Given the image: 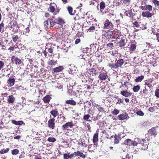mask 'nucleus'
I'll list each match as a JSON object with an SVG mask.
<instances>
[{
    "instance_id": "f257e3e1",
    "label": "nucleus",
    "mask_w": 159,
    "mask_h": 159,
    "mask_svg": "<svg viewBox=\"0 0 159 159\" xmlns=\"http://www.w3.org/2000/svg\"><path fill=\"white\" fill-rule=\"evenodd\" d=\"M124 64V61L121 58L119 59L116 62L115 64L113 63H109L108 66L110 67L111 69H117L119 67H121Z\"/></svg>"
},
{
    "instance_id": "f03ea898",
    "label": "nucleus",
    "mask_w": 159,
    "mask_h": 159,
    "mask_svg": "<svg viewBox=\"0 0 159 159\" xmlns=\"http://www.w3.org/2000/svg\"><path fill=\"white\" fill-rule=\"evenodd\" d=\"M139 143L140 145V146L141 149L145 150L148 148L149 143L146 142L145 139L140 140Z\"/></svg>"
},
{
    "instance_id": "7ed1b4c3",
    "label": "nucleus",
    "mask_w": 159,
    "mask_h": 159,
    "mask_svg": "<svg viewBox=\"0 0 159 159\" xmlns=\"http://www.w3.org/2000/svg\"><path fill=\"white\" fill-rule=\"evenodd\" d=\"M49 21L50 24V26L51 27H53L55 26V28L59 27V26H57V19L54 16H52L49 19Z\"/></svg>"
},
{
    "instance_id": "20e7f679",
    "label": "nucleus",
    "mask_w": 159,
    "mask_h": 159,
    "mask_svg": "<svg viewBox=\"0 0 159 159\" xmlns=\"http://www.w3.org/2000/svg\"><path fill=\"white\" fill-rule=\"evenodd\" d=\"M48 11L52 13L54 15H55L59 13L60 9H57L56 10L54 6L50 5L48 8Z\"/></svg>"
},
{
    "instance_id": "39448f33",
    "label": "nucleus",
    "mask_w": 159,
    "mask_h": 159,
    "mask_svg": "<svg viewBox=\"0 0 159 159\" xmlns=\"http://www.w3.org/2000/svg\"><path fill=\"white\" fill-rule=\"evenodd\" d=\"M50 118L48 121V126L50 129H53L55 128V120L54 118H51V116Z\"/></svg>"
},
{
    "instance_id": "423d86ee",
    "label": "nucleus",
    "mask_w": 159,
    "mask_h": 159,
    "mask_svg": "<svg viewBox=\"0 0 159 159\" xmlns=\"http://www.w3.org/2000/svg\"><path fill=\"white\" fill-rule=\"evenodd\" d=\"M74 125V124L72 121L68 122L62 125L61 127L63 130H68L69 128H71Z\"/></svg>"
},
{
    "instance_id": "0eeeda50",
    "label": "nucleus",
    "mask_w": 159,
    "mask_h": 159,
    "mask_svg": "<svg viewBox=\"0 0 159 159\" xmlns=\"http://www.w3.org/2000/svg\"><path fill=\"white\" fill-rule=\"evenodd\" d=\"M114 25L112 22L110 21L108 19H106L104 22L103 28L104 29H109L113 28Z\"/></svg>"
},
{
    "instance_id": "6e6552de",
    "label": "nucleus",
    "mask_w": 159,
    "mask_h": 159,
    "mask_svg": "<svg viewBox=\"0 0 159 159\" xmlns=\"http://www.w3.org/2000/svg\"><path fill=\"white\" fill-rule=\"evenodd\" d=\"M124 144L125 145L130 146H137L138 144L137 142L132 140L130 139H127L125 140L124 142Z\"/></svg>"
},
{
    "instance_id": "1a4fd4ad",
    "label": "nucleus",
    "mask_w": 159,
    "mask_h": 159,
    "mask_svg": "<svg viewBox=\"0 0 159 159\" xmlns=\"http://www.w3.org/2000/svg\"><path fill=\"white\" fill-rule=\"evenodd\" d=\"M11 60L13 64H15L16 65H20L22 62L20 59L14 55L11 57Z\"/></svg>"
},
{
    "instance_id": "9d476101",
    "label": "nucleus",
    "mask_w": 159,
    "mask_h": 159,
    "mask_svg": "<svg viewBox=\"0 0 159 159\" xmlns=\"http://www.w3.org/2000/svg\"><path fill=\"white\" fill-rule=\"evenodd\" d=\"M99 73L98 78L100 80H105L107 79L108 76L107 72L106 71L105 72L101 71Z\"/></svg>"
},
{
    "instance_id": "9b49d317",
    "label": "nucleus",
    "mask_w": 159,
    "mask_h": 159,
    "mask_svg": "<svg viewBox=\"0 0 159 159\" xmlns=\"http://www.w3.org/2000/svg\"><path fill=\"white\" fill-rule=\"evenodd\" d=\"M148 133L149 135L155 137L157 134L155 127H152L149 129L148 131Z\"/></svg>"
},
{
    "instance_id": "f8f14e48",
    "label": "nucleus",
    "mask_w": 159,
    "mask_h": 159,
    "mask_svg": "<svg viewBox=\"0 0 159 159\" xmlns=\"http://www.w3.org/2000/svg\"><path fill=\"white\" fill-rule=\"evenodd\" d=\"M113 32V35L112 38L113 39H119L120 36H121V32L118 30H114Z\"/></svg>"
},
{
    "instance_id": "ddd939ff",
    "label": "nucleus",
    "mask_w": 159,
    "mask_h": 159,
    "mask_svg": "<svg viewBox=\"0 0 159 159\" xmlns=\"http://www.w3.org/2000/svg\"><path fill=\"white\" fill-rule=\"evenodd\" d=\"M111 138H114V143L115 144H118L121 139L120 135H117L116 134L111 136Z\"/></svg>"
},
{
    "instance_id": "4468645a",
    "label": "nucleus",
    "mask_w": 159,
    "mask_h": 159,
    "mask_svg": "<svg viewBox=\"0 0 159 159\" xmlns=\"http://www.w3.org/2000/svg\"><path fill=\"white\" fill-rule=\"evenodd\" d=\"M113 35V32L110 30H108L103 34L104 37L106 39H109L112 37Z\"/></svg>"
},
{
    "instance_id": "2eb2a0df",
    "label": "nucleus",
    "mask_w": 159,
    "mask_h": 159,
    "mask_svg": "<svg viewBox=\"0 0 159 159\" xmlns=\"http://www.w3.org/2000/svg\"><path fill=\"white\" fill-rule=\"evenodd\" d=\"M154 14L150 12L149 11H146L142 12L141 15L143 17H146L148 18L151 17Z\"/></svg>"
},
{
    "instance_id": "dca6fc26",
    "label": "nucleus",
    "mask_w": 159,
    "mask_h": 159,
    "mask_svg": "<svg viewBox=\"0 0 159 159\" xmlns=\"http://www.w3.org/2000/svg\"><path fill=\"white\" fill-rule=\"evenodd\" d=\"M142 10H145L148 11H151L152 9V7L150 5H146L144 6H141L139 7Z\"/></svg>"
},
{
    "instance_id": "f3484780",
    "label": "nucleus",
    "mask_w": 159,
    "mask_h": 159,
    "mask_svg": "<svg viewBox=\"0 0 159 159\" xmlns=\"http://www.w3.org/2000/svg\"><path fill=\"white\" fill-rule=\"evenodd\" d=\"M64 69L63 66H59L54 68L52 70V73H55L59 72L61 71Z\"/></svg>"
},
{
    "instance_id": "a211bd4d",
    "label": "nucleus",
    "mask_w": 159,
    "mask_h": 159,
    "mask_svg": "<svg viewBox=\"0 0 159 159\" xmlns=\"http://www.w3.org/2000/svg\"><path fill=\"white\" fill-rule=\"evenodd\" d=\"M15 81V80L14 78L10 77L7 80V84H8L9 87H11L14 85Z\"/></svg>"
},
{
    "instance_id": "6ab92c4d",
    "label": "nucleus",
    "mask_w": 159,
    "mask_h": 159,
    "mask_svg": "<svg viewBox=\"0 0 159 159\" xmlns=\"http://www.w3.org/2000/svg\"><path fill=\"white\" fill-rule=\"evenodd\" d=\"M10 28H12L16 27L17 28H19V24L15 20H12L10 23Z\"/></svg>"
},
{
    "instance_id": "aec40b11",
    "label": "nucleus",
    "mask_w": 159,
    "mask_h": 159,
    "mask_svg": "<svg viewBox=\"0 0 159 159\" xmlns=\"http://www.w3.org/2000/svg\"><path fill=\"white\" fill-rule=\"evenodd\" d=\"M120 93L122 96L125 97H128L131 96L132 93L123 90L120 92Z\"/></svg>"
},
{
    "instance_id": "412c9836",
    "label": "nucleus",
    "mask_w": 159,
    "mask_h": 159,
    "mask_svg": "<svg viewBox=\"0 0 159 159\" xmlns=\"http://www.w3.org/2000/svg\"><path fill=\"white\" fill-rule=\"evenodd\" d=\"M125 14L127 16L129 17L130 18L133 19V17L135 15V14L133 13L131 10L129 11H126L125 12Z\"/></svg>"
},
{
    "instance_id": "4be33fe9",
    "label": "nucleus",
    "mask_w": 159,
    "mask_h": 159,
    "mask_svg": "<svg viewBox=\"0 0 159 159\" xmlns=\"http://www.w3.org/2000/svg\"><path fill=\"white\" fill-rule=\"evenodd\" d=\"M98 132H96L94 134L93 142L94 143H95L98 142Z\"/></svg>"
},
{
    "instance_id": "5701e85b",
    "label": "nucleus",
    "mask_w": 159,
    "mask_h": 159,
    "mask_svg": "<svg viewBox=\"0 0 159 159\" xmlns=\"http://www.w3.org/2000/svg\"><path fill=\"white\" fill-rule=\"evenodd\" d=\"M52 98L49 95L45 96L43 98V100L45 103H49Z\"/></svg>"
},
{
    "instance_id": "b1692460",
    "label": "nucleus",
    "mask_w": 159,
    "mask_h": 159,
    "mask_svg": "<svg viewBox=\"0 0 159 159\" xmlns=\"http://www.w3.org/2000/svg\"><path fill=\"white\" fill-rule=\"evenodd\" d=\"M127 118H129L126 113L124 114H120L118 116V119L120 120H123L127 119Z\"/></svg>"
},
{
    "instance_id": "393cba45",
    "label": "nucleus",
    "mask_w": 159,
    "mask_h": 159,
    "mask_svg": "<svg viewBox=\"0 0 159 159\" xmlns=\"http://www.w3.org/2000/svg\"><path fill=\"white\" fill-rule=\"evenodd\" d=\"M85 141L84 140L79 139L78 143L79 145H80L83 147L86 148L87 146V144L85 143Z\"/></svg>"
},
{
    "instance_id": "a878e982",
    "label": "nucleus",
    "mask_w": 159,
    "mask_h": 159,
    "mask_svg": "<svg viewBox=\"0 0 159 159\" xmlns=\"http://www.w3.org/2000/svg\"><path fill=\"white\" fill-rule=\"evenodd\" d=\"M125 39H121V40L119 42V46L122 48L125 46Z\"/></svg>"
},
{
    "instance_id": "bb28decb",
    "label": "nucleus",
    "mask_w": 159,
    "mask_h": 159,
    "mask_svg": "<svg viewBox=\"0 0 159 159\" xmlns=\"http://www.w3.org/2000/svg\"><path fill=\"white\" fill-rule=\"evenodd\" d=\"M70 153H65L63 154L64 159H72L73 158V155L72 153L70 155Z\"/></svg>"
},
{
    "instance_id": "cd10ccee",
    "label": "nucleus",
    "mask_w": 159,
    "mask_h": 159,
    "mask_svg": "<svg viewBox=\"0 0 159 159\" xmlns=\"http://www.w3.org/2000/svg\"><path fill=\"white\" fill-rule=\"evenodd\" d=\"M50 113L53 116V118L56 117L59 114L58 111L56 109L52 110L50 111Z\"/></svg>"
},
{
    "instance_id": "c85d7f7f",
    "label": "nucleus",
    "mask_w": 159,
    "mask_h": 159,
    "mask_svg": "<svg viewBox=\"0 0 159 159\" xmlns=\"http://www.w3.org/2000/svg\"><path fill=\"white\" fill-rule=\"evenodd\" d=\"M7 102L9 103H13L15 100V98L13 95H11L9 96L7 99Z\"/></svg>"
},
{
    "instance_id": "c756f323",
    "label": "nucleus",
    "mask_w": 159,
    "mask_h": 159,
    "mask_svg": "<svg viewBox=\"0 0 159 159\" xmlns=\"http://www.w3.org/2000/svg\"><path fill=\"white\" fill-rule=\"evenodd\" d=\"M66 103L67 104H70L73 106H75L76 105V102L73 100H67Z\"/></svg>"
},
{
    "instance_id": "7c9ffc66",
    "label": "nucleus",
    "mask_w": 159,
    "mask_h": 159,
    "mask_svg": "<svg viewBox=\"0 0 159 159\" xmlns=\"http://www.w3.org/2000/svg\"><path fill=\"white\" fill-rule=\"evenodd\" d=\"M20 38V37H19L18 35H14L12 36V40L14 42L16 43L19 41Z\"/></svg>"
},
{
    "instance_id": "2f4dec72",
    "label": "nucleus",
    "mask_w": 159,
    "mask_h": 159,
    "mask_svg": "<svg viewBox=\"0 0 159 159\" xmlns=\"http://www.w3.org/2000/svg\"><path fill=\"white\" fill-rule=\"evenodd\" d=\"M136 47L137 45L136 43L131 44L129 48L130 51H134L136 49Z\"/></svg>"
},
{
    "instance_id": "473e14b6",
    "label": "nucleus",
    "mask_w": 159,
    "mask_h": 159,
    "mask_svg": "<svg viewBox=\"0 0 159 159\" xmlns=\"http://www.w3.org/2000/svg\"><path fill=\"white\" fill-rule=\"evenodd\" d=\"M144 78V76L142 75L138 76L135 80V81L136 82H141Z\"/></svg>"
},
{
    "instance_id": "72a5a7b5",
    "label": "nucleus",
    "mask_w": 159,
    "mask_h": 159,
    "mask_svg": "<svg viewBox=\"0 0 159 159\" xmlns=\"http://www.w3.org/2000/svg\"><path fill=\"white\" fill-rule=\"evenodd\" d=\"M11 122L13 124H14L16 125H21L24 123L22 121H17L15 120H12Z\"/></svg>"
},
{
    "instance_id": "f704fd0d",
    "label": "nucleus",
    "mask_w": 159,
    "mask_h": 159,
    "mask_svg": "<svg viewBox=\"0 0 159 159\" xmlns=\"http://www.w3.org/2000/svg\"><path fill=\"white\" fill-rule=\"evenodd\" d=\"M57 63V61L54 60H49L48 62V64L49 65L53 66L56 65Z\"/></svg>"
},
{
    "instance_id": "c9c22d12",
    "label": "nucleus",
    "mask_w": 159,
    "mask_h": 159,
    "mask_svg": "<svg viewBox=\"0 0 159 159\" xmlns=\"http://www.w3.org/2000/svg\"><path fill=\"white\" fill-rule=\"evenodd\" d=\"M57 25L64 24L65 23L64 20L59 16L57 19Z\"/></svg>"
},
{
    "instance_id": "e433bc0d",
    "label": "nucleus",
    "mask_w": 159,
    "mask_h": 159,
    "mask_svg": "<svg viewBox=\"0 0 159 159\" xmlns=\"http://www.w3.org/2000/svg\"><path fill=\"white\" fill-rule=\"evenodd\" d=\"M94 67L96 68V66H93V68L91 69V71L92 73L95 75H96L98 73V72L97 70H96Z\"/></svg>"
},
{
    "instance_id": "4c0bfd02",
    "label": "nucleus",
    "mask_w": 159,
    "mask_h": 159,
    "mask_svg": "<svg viewBox=\"0 0 159 159\" xmlns=\"http://www.w3.org/2000/svg\"><path fill=\"white\" fill-rule=\"evenodd\" d=\"M67 9L69 13L71 15H73L74 14L72 13L73 8L70 6H68L67 7Z\"/></svg>"
},
{
    "instance_id": "58836bf2",
    "label": "nucleus",
    "mask_w": 159,
    "mask_h": 159,
    "mask_svg": "<svg viewBox=\"0 0 159 159\" xmlns=\"http://www.w3.org/2000/svg\"><path fill=\"white\" fill-rule=\"evenodd\" d=\"M140 89V86L139 85H137L134 86L133 89L134 92H137Z\"/></svg>"
},
{
    "instance_id": "ea45409f",
    "label": "nucleus",
    "mask_w": 159,
    "mask_h": 159,
    "mask_svg": "<svg viewBox=\"0 0 159 159\" xmlns=\"http://www.w3.org/2000/svg\"><path fill=\"white\" fill-rule=\"evenodd\" d=\"M9 150V148H7L6 149H3L0 151V154H3L4 153H7Z\"/></svg>"
},
{
    "instance_id": "a19ab883",
    "label": "nucleus",
    "mask_w": 159,
    "mask_h": 159,
    "mask_svg": "<svg viewBox=\"0 0 159 159\" xmlns=\"http://www.w3.org/2000/svg\"><path fill=\"white\" fill-rule=\"evenodd\" d=\"M90 117V116L89 114L85 115L83 117V119L86 121H89L90 122L91 121L90 120H89V118Z\"/></svg>"
},
{
    "instance_id": "79ce46f5",
    "label": "nucleus",
    "mask_w": 159,
    "mask_h": 159,
    "mask_svg": "<svg viewBox=\"0 0 159 159\" xmlns=\"http://www.w3.org/2000/svg\"><path fill=\"white\" fill-rule=\"evenodd\" d=\"M100 9L103 10L105 8L106 6V4L105 2L102 1L100 3Z\"/></svg>"
},
{
    "instance_id": "37998d69",
    "label": "nucleus",
    "mask_w": 159,
    "mask_h": 159,
    "mask_svg": "<svg viewBox=\"0 0 159 159\" xmlns=\"http://www.w3.org/2000/svg\"><path fill=\"white\" fill-rule=\"evenodd\" d=\"M4 24L2 22L0 24V33H2L4 31Z\"/></svg>"
},
{
    "instance_id": "c03bdc74",
    "label": "nucleus",
    "mask_w": 159,
    "mask_h": 159,
    "mask_svg": "<svg viewBox=\"0 0 159 159\" xmlns=\"http://www.w3.org/2000/svg\"><path fill=\"white\" fill-rule=\"evenodd\" d=\"M122 1L124 5L128 6L130 3L131 0H122Z\"/></svg>"
},
{
    "instance_id": "a18cd8bd",
    "label": "nucleus",
    "mask_w": 159,
    "mask_h": 159,
    "mask_svg": "<svg viewBox=\"0 0 159 159\" xmlns=\"http://www.w3.org/2000/svg\"><path fill=\"white\" fill-rule=\"evenodd\" d=\"M19 151L18 149H15L11 151V154L12 155H16L19 153Z\"/></svg>"
},
{
    "instance_id": "49530a36",
    "label": "nucleus",
    "mask_w": 159,
    "mask_h": 159,
    "mask_svg": "<svg viewBox=\"0 0 159 159\" xmlns=\"http://www.w3.org/2000/svg\"><path fill=\"white\" fill-rule=\"evenodd\" d=\"M60 119L61 120V121L60 123H63L65 122V120L66 119V117L63 115H62L61 114L60 115Z\"/></svg>"
},
{
    "instance_id": "de8ad7c7",
    "label": "nucleus",
    "mask_w": 159,
    "mask_h": 159,
    "mask_svg": "<svg viewBox=\"0 0 159 159\" xmlns=\"http://www.w3.org/2000/svg\"><path fill=\"white\" fill-rule=\"evenodd\" d=\"M96 106L97 107H98V110L99 112H102L104 111V109L103 107H100L98 105H97Z\"/></svg>"
},
{
    "instance_id": "09e8293b",
    "label": "nucleus",
    "mask_w": 159,
    "mask_h": 159,
    "mask_svg": "<svg viewBox=\"0 0 159 159\" xmlns=\"http://www.w3.org/2000/svg\"><path fill=\"white\" fill-rule=\"evenodd\" d=\"M80 152L79 151H77V152H75L73 153H72V155H73V158L74 157V156L76 157H78L80 156Z\"/></svg>"
},
{
    "instance_id": "8fccbe9b",
    "label": "nucleus",
    "mask_w": 159,
    "mask_h": 159,
    "mask_svg": "<svg viewBox=\"0 0 159 159\" xmlns=\"http://www.w3.org/2000/svg\"><path fill=\"white\" fill-rule=\"evenodd\" d=\"M48 20L49 19L47 20H46L44 22V25L45 27V28L46 29H48L49 26V24H48Z\"/></svg>"
},
{
    "instance_id": "3c124183",
    "label": "nucleus",
    "mask_w": 159,
    "mask_h": 159,
    "mask_svg": "<svg viewBox=\"0 0 159 159\" xmlns=\"http://www.w3.org/2000/svg\"><path fill=\"white\" fill-rule=\"evenodd\" d=\"M107 46L109 49H112L114 47V44L113 43H109L107 44Z\"/></svg>"
},
{
    "instance_id": "603ef678",
    "label": "nucleus",
    "mask_w": 159,
    "mask_h": 159,
    "mask_svg": "<svg viewBox=\"0 0 159 159\" xmlns=\"http://www.w3.org/2000/svg\"><path fill=\"white\" fill-rule=\"evenodd\" d=\"M56 139L53 137H49L47 140L49 142H54L56 141Z\"/></svg>"
},
{
    "instance_id": "864d4df0",
    "label": "nucleus",
    "mask_w": 159,
    "mask_h": 159,
    "mask_svg": "<svg viewBox=\"0 0 159 159\" xmlns=\"http://www.w3.org/2000/svg\"><path fill=\"white\" fill-rule=\"evenodd\" d=\"M133 27H135L137 28H139L140 25L139 22L137 21H135L133 23Z\"/></svg>"
},
{
    "instance_id": "5fc2aeb1",
    "label": "nucleus",
    "mask_w": 159,
    "mask_h": 159,
    "mask_svg": "<svg viewBox=\"0 0 159 159\" xmlns=\"http://www.w3.org/2000/svg\"><path fill=\"white\" fill-rule=\"evenodd\" d=\"M119 112V111L118 110L116 109H115L113 111L112 113L114 115H117Z\"/></svg>"
},
{
    "instance_id": "6e6d98bb",
    "label": "nucleus",
    "mask_w": 159,
    "mask_h": 159,
    "mask_svg": "<svg viewBox=\"0 0 159 159\" xmlns=\"http://www.w3.org/2000/svg\"><path fill=\"white\" fill-rule=\"evenodd\" d=\"M155 96L157 98H159V89H157L155 90Z\"/></svg>"
},
{
    "instance_id": "4d7b16f0",
    "label": "nucleus",
    "mask_w": 159,
    "mask_h": 159,
    "mask_svg": "<svg viewBox=\"0 0 159 159\" xmlns=\"http://www.w3.org/2000/svg\"><path fill=\"white\" fill-rule=\"evenodd\" d=\"M136 114L137 115L140 116H143L144 115L143 112L141 111H138L136 112Z\"/></svg>"
},
{
    "instance_id": "13d9d810",
    "label": "nucleus",
    "mask_w": 159,
    "mask_h": 159,
    "mask_svg": "<svg viewBox=\"0 0 159 159\" xmlns=\"http://www.w3.org/2000/svg\"><path fill=\"white\" fill-rule=\"evenodd\" d=\"M68 93L71 96L73 95L74 93H75V92H73L71 89H68L67 91Z\"/></svg>"
},
{
    "instance_id": "bf43d9fd",
    "label": "nucleus",
    "mask_w": 159,
    "mask_h": 159,
    "mask_svg": "<svg viewBox=\"0 0 159 159\" xmlns=\"http://www.w3.org/2000/svg\"><path fill=\"white\" fill-rule=\"evenodd\" d=\"M4 62L0 60V70L3 68Z\"/></svg>"
},
{
    "instance_id": "052dcab7",
    "label": "nucleus",
    "mask_w": 159,
    "mask_h": 159,
    "mask_svg": "<svg viewBox=\"0 0 159 159\" xmlns=\"http://www.w3.org/2000/svg\"><path fill=\"white\" fill-rule=\"evenodd\" d=\"M148 90L147 89L146 87L145 86L144 87V89L143 90V92H142L141 91L140 93V94H143L144 95L146 94V91H148Z\"/></svg>"
},
{
    "instance_id": "680f3d73",
    "label": "nucleus",
    "mask_w": 159,
    "mask_h": 159,
    "mask_svg": "<svg viewBox=\"0 0 159 159\" xmlns=\"http://www.w3.org/2000/svg\"><path fill=\"white\" fill-rule=\"evenodd\" d=\"M153 2L155 5L159 6V1L157 0H153Z\"/></svg>"
},
{
    "instance_id": "e2e57ef3",
    "label": "nucleus",
    "mask_w": 159,
    "mask_h": 159,
    "mask_svg": "<svg viewBox=\"0 0 159 159\" xmlns=\"http://www.w3.org/2000/svg\"><path fill=\"white\" fill-rule=\"evenodd\" d=\"M95 27L94 26H92L91 27H90L88 29V30L89 31V32H92L93 31H94L95 30Z\"/></svg>"
},
{
    "instance_id": "0e129e2a",
    "label": "nucleus",
    "mask_w": 159,
    "mask_h": 159,
    "mask_svg": "<svg viewBox=\"0 0 159 159\" xmlns=\"http://www.w3.org/2000/svg\"><path fill=\"white\" fill-rule=\"evenodd\" d=\"M16 48L17 47H14V46L10 47L8 48V50L10 52H11V51H14L15 48Z\"/></svg>"
},
{
    "instance_id": "69168bd1",
    "label": "nucleus",
    "mask_w": 159,
    "mask_h": 159,
    "mask_svg": "<svg viewBox=\"0 0 159 159\" xmlns=\"http://www.w3.org/2000/svg\"><path fill=\"white\" fill-rule=\"evenodd\" d=\"M129 84H130L129 82H128V81H125L124 82V84H122V86H123V85H124L125 87H126L128 85H129Z\"/></svg>"
},
{
    "instance_id": "338daca9",
    "label": "nucleus",
    "mask_w": 159,
    "mask_h": 159,
    "mask_svg": "<svg viewBox=\"0 0 159 159\" xmlns=\"http://www.w3.org/2000/svg\"><path fill=\"white\" fill-rule=\"evenodd\" d=\"M30 31V30L29 28V27H27L25 29L24 31L25 32H24L23 34H26V33L29 32Z\"/></svg>"
},
{
    "instance_id": "774afa93",
    "label": "nucleus",
    "mask_w": 159,
    "mask_h": 159,
    "mask_svg": "<svg viewBox=\"0 0 159 159\" xmlns=\"http://www.w3.org/2000/svg\"><path fill=\"white\" fill-rule=\"evenodd\" d=\"M81 157L83 158H85L86 157V156L84 154H83L82 152H80V156Z\"/></svg>"
}]
</instances>
